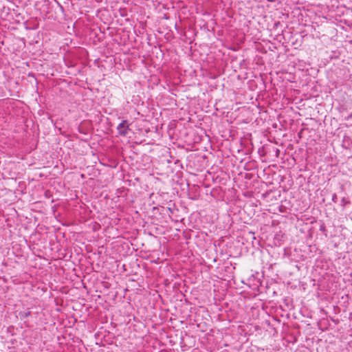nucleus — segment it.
<instances>
[{
    "label": "nucleus",
    "mask_w": 352,
    "mask_h": 352,
    "mask_svg": "<svg viewBox=\"0 0 352 352\" xmlns=\"http://www.w3.org/2000/svg\"><path fill=\"white\" fill-rule=\"evenodd\" d=\"M175 28L176 30H178L179 28H180V26L179 25V23H175Z\"/></svg>",
    "instance_id": "obj_5"
},
{
    "label": "nucleus",
    "mask_w": 352,
    "mask_h": 352,
    "mask_svg": "<svg viewBox=\"0 0 352 352\" xmlns=\"http://www.w3.org/2000/svg\"><path fill=\"white\" fill-rule=\"evenodd\" d=\"M341 204H342V206H345L346 204H350V201L346 199L345 197H343L341 200Z\"/></svg>",
    "instance_id": "obj_2"
},
{
    "label": "nucleus",
    "mask_w": 352,
    "mask_h": 352,
    "mask_svg": "<svg viewBox=\"0 0 352 352\" xmlns=\"http://www.w3.org/2000/svg\"><path fill=\"white\" fill-rule=\"evenodd\" d=\"M332 201L333 202H336L337 201V195L336 194H333V196H332Z\"/></svg>",
    "instance_id": "obj_3"
},
{
    "label": "nucleus",
    "mask_w": 352,
    "mask_h": 352,
    "mask_svg": "<svg viewBox=\"0 0 352 352\" xmlns=\"http://www.w3.org/2000/svg\"><path fill=\"white\" fill-rule=\"evenodd\" d=\"M278 24H279V23H274V27H276V26H278Z\"/></svg>",
    "instance_id": "obj_6"
},
{
    "label": "nucleus",
    "mask_w": 352,
    "mask_h": 352,
    "mask_svg": "<svg viewBox=\"0 0 352 352\" xmlns=\"http://www.w3.org/2000/svg\"><path fill=\"white\" fill-rule=\"evenodd\" d=\"M118 130L120 135H125L129 130V124L127 121L124 120L120 124H119L118 126Z\"/></svg>",
    "instance_id": "obj_1"
},
{
    "label": "nucleus",
    "mask_w": 352,
    "mask_h": 352,
    "mask_svg": "<svg viewBox=\"0 0 352 352\" xmlns=\"http://www.w3.org/2000/svg\"><path fill=\"white\" fill-rule=\"evenodd\" d=\"M352 118V113L349 114L347 117L344 118L345 120H349V119Z\"/></svg>",
    "instance_id": "obj_4"
}]
</instances>
